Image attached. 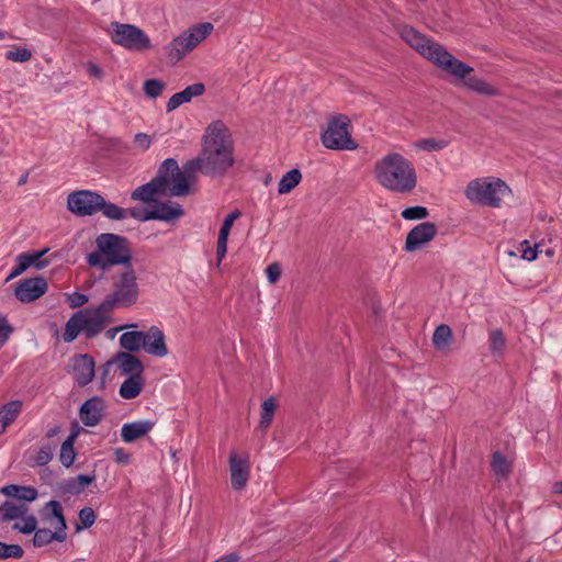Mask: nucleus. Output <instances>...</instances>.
Here are the masks:
<instances>
[{
  "mask_svg": "<svg viewBox=\"0 0 562 562\" xmlns=\"http://www.w3.org/2000/svg\"><path fill=\"white\" fill-rule=\"evenodd\" d=\"M166 85L160 79L151 78L144 81L143 90L149 99H157L164 91Z\"/></svg>",
  "mask_w": 562,
  "mask_h": 562,
  "instance_id": "obj_38",
  "label": "nucleus"
},
{
  "mask_svg": "<svg viewBox=\"0 0 562 562\" xmlns=\"http://www.w3.org/2000/svg\"><path fill=\"white\" fill-rule=\"evenodd\" d=\"M240 560V555L236 552L222 555L221 558L216 559L213 562H238Z\"/></svg>",
  "mask_w": 562,
  "mask_h": 562,
  "instance_id": "obj_62",
  "label": "nucleus"
},
{
  "mask_svg": "<svg viewBox=\"0 0 562 562\" xmlns=\"http://www.w3.org/2000/svg\"><path fill=\"white\" fill-rule=\"evenodd\" d=\"M448 140L438 138H422L415 143V147L426 151H438L448 146Z\"/></svg>",
  "mask_w": 562,
  "mask_h": 562,
  "instance_id": "obj_41",
  "label": "nucleus"
},
{
  "mask_svg": "<svg viewBox=\"0 0 562 562\" xmlns=\"http://www.w3.org/2000/svg\"><path fill=\"white\" fill-rule=\"evenodd\" d=\"M429 212L427 207L422 205L409 206L402 211V217L407 221L424 220L427 218Z\"/></svg>",
  "mask_w": 562,
  "mask_h": 562,
  "instance_id": "obj_44",
  "label": "nucleus"
},
{
  "mask_svg": "<svg viewBox=\"0 0 562 562\" xmlns=\"http://www.w3.org/2000/svg\"><path fill=\"white\" fill-rule=\"evenodd\" d=\"M302 180V173L300 169L293 168L285 172L279 181L278 192L279 194L290 193Z\"/></svg>",
  "mask_w": 562,
  "mask_h": 562,
  "instance_id": "obj_30",
  "label": "nucleus"
},
{
  "mask_svg": "<svg viewBox=\"0 0 562 562\" xmlns=\"http://www.w3.org/2000/svg\"><path fill=\"white\" fill-rule=\"evenodd\" d=\"M205 91V86L202 82H196L193 85L188 86L182 91L175 93L171 95V98L168 100L166 105L167 113H170L178 109L180 105L188 103L192 100L194 97L202 95Z\"/></svg>",
  "mask_w": 562,
  "mask_h": 562,
  "instance_id": "obj_23",
  "label": "nucleus"
},
{
  "mask_svg": "<svg viewBox=\"0 0 562 562\" xmlns=\"http://www.w3.org/2000/svg\"><path fill=\"white\" fill-rule=\"evenodd\" d=\"M277 406L278 404L273 396L263 401V403L261 404L260 420L258 426L260 430L266 431V429L270 426Z\"/></svg>",
  "mask_w": 562,
  "mask_h": 562,
  "instance_id": "obj_31",
  "label": "nucleus"
},
{
  "mask_svg": "<svg viewBox=\"0 0 562 562\" xmlns=\"http://www.w3.org/2000/svg\"><path fill=\"white\" fill-rule=\"evenodd\" d=\"M105 409V401L101 396H92L81 404L80 420L85 426L94 427L102 420Z\"/></svg>",
  "mask_w": 562,
  "mask_h": 562,
  "instance_id": "obj_18",
  "label": "nucleus"
},
{
  "mask_svg": "<svg viewBox=\"0 0 562 562\" xmlns=\"http://www.w3.org/2000/svg\"><path fill=\"white\" fill-rule=\"evenodd\" d=\"M158 196H165L164 192L155 184L153 180L137 187L131 193V199L134 201H142L149 207L158 199Z\"/></svg>",
  "mask_w": 562,
  "mask_h": 562,
  "instance_id": "obj_26",
  "label": "nucleus"
},
{
  "mask_svg": "<svg viewBox=\"0 0 562 562\" xmlns=\"http://www.w3.org/2000/svg\"><path fill=\"white\" fill-rule=\"evenodd\" d=\"M82 312H75L65 325L63 339L65 342H72L78 335L82 331V326L79 321V316H82Z\"/></svg>",
  "mask_w": 562,
  "mask_h": 562,
  "instance_id": "obj_33",
  "label": "nucleus"
},
{
  "mask_svg": "<svg viewBox=\"0 0 562 562\" xmlns=\"http://www.w3.org/2000/svg\"><path fill=\"white\" fill-rule=\"evenodd\" d=\"M81 430H82V428L79 426L78 422L72 420L71 427H70V434L66 437V439L63 441V443L74 446L75 441L78 438Z\"/></svg>",
  "mask_w": 562,
  "mask_h": 562,
  "instance_id": "obj_56",
  "label": "nucleus"
},
{
  "mask_svg": "<svg viewBox=\"0 0 562 562\" xmlns=\"http://www.w3.org/2000/svg\"><path fill=\"white\" fill-rule=\"evenodd\" d=\"M437 226L432 222H423L413 227L405 238L404 249L413 252L431 241L437 234Z\"/></svg>",
  "mask_w": 562,
  "mask_h": 562,
  "instance_id": "obj_16",
  "label": "nucleus"
},
{
  "mask_svg": "<svg viewBox=\"0 0 562 562\" xmlns=\"http://www.w3.org/2000/svg\"><path fill=\"white\" fill-rule=\"evenodd\" d=\"M212 30V23L202 22L193 25L181 35L175 37L169 45L166 46L170 64L172 66L178 64L188 53L193 50L204 38H206Z\"/></svg>",
  "mask_w": 562,
  "mask_h": 562,
  "instance_id": "obj_8",
  "label": "nucleus"
},
{
  "mask_svg": "<svg viewBox=\"0 0 562 562\" xmlns=\"http://www.w3.org/2000/svg\"><path fill=\"white\" fill-rule=\"evenodd\" d=\"M32 53L27 48H18L15 50H8L7 58L13 61L25 63L30 60Z\"/></svg>",
  "mask_w": 562,
  "mask_h": 562,
  "instance_id": "obj_51",
  "label": "nucleus"
},
{
  "mask_svg": "<svg viewBox=\"0 0 562 562\" xmlns=\"http://www.w3.org/2000/svg\"><path fill=\"white\" fill-rule=\"evenodd\" d=\"M114 361L119 364L122 374L130 376H143L144 364L134 355L126 351H119L114 355Z\"/></svg>",
  "mask_w": 562,
  "mask_h": 562,
  "instance_id": "obj_24",
  "label": "nucleus"
},
{
  "mask_svg": "<svg viewBox=\"0 0 562 562\" xmlns=\"http://www.w3.org/2000/svg\"><path fill=\"white\" fill-rule=\"evenodd\" d=\"M506 339L502 329H495L490 335V348L492 352H499L505 348Z\"/></svg>",
  "mask_w": 562,
  "mask_h": 562,
  "instance_id": "obj_48",
  "label": "nucleus"
},
{
  "mask_svg": "<svg viewBox=\"0 0 562 562\" xmlns=\"http://www.w3.org/2000/svg\"><path fill=\"white\" fill-rule=\"evenodd\" d=\"M134 140L135 143H138L144 148V150H147L151 144V139L146 133H137L134 136Z\"/></svg>",
  "mask_w": 562,
  "mask_h": 562,
  "instance_id": "obj_60",
  "label": "nucleus"
},
{
  "mask_svg": "<svg viewBox=\"0 0 562 562\" xmlns=\"http://www.w3.org/2000/svg\"><path fill=\"white\" fill-rule=\"evenodd\" d=\"M282 273L281 266L278 262H272L266 268L267 279L270 283L278 282Z\"/></svg>",
  "mask_w": 562,
  "mask_h": 562,
  "instance_id": "obj_55",
  "label": "nucleus"
},
{
  "mask_svg": "<svg viewBox=\"0 0 562 562\" xmlns=\"http://www.w3.org/2000/svg\"><path fill=\"white\" fill-rule=\"evenodd\" d=\"M48 251V248L35 251H25L22 252L23 260L25 261L27 268L35 267L36 269H44L49 265L48 259H42V257Z\"/></svg>",
  "mask_w": 562,
  "mask_h": 562,
  "instance_id": "obj_35",
  "label": "nucleus"
},
{
  "mask_svg": "<svg viewBox=\"0 0 562 562\" xmlns=\"http://www.w3.org/2000/svg\"><path fill=\"white\" fill-rule=\"evenodd\" d=\"M80 524H76V531L90 528L97 519V515L91 507H83L78 513Z\"/></svg>",
  "mask_w": 562,
  "mask_h": 562,
  "instance_id": "obj_39",
  "label": "nucleus"
},
{
  "mask_svg": "<svg viewBox=\"0 0 562 562\" xmlns=\"http://www.w3.org/2000/svg\"><path fill=\"white\" fill-rule=\"evenodd\" d=\"M151 221L175 223L184 215V209L178 202L157 199L150 206Z\"/></svg>",
  "mask_w": 562,
  "mask_h": 562,
  "instance_id": "obj_17",
  "label": "nucleus"
},
{
  "mask_svg": "<svg viewBox=\"0 0 562 562\" xmlns=\"http://www.w3.org/2000/svg\"><path fill=\"white\" fill-rule=\"evenodd\" d=\"M87 70H88L90 76L97 77L99 79L102 78V76H103L102 68L99 67L97 64H94L92 61H89L87 64Z\"/></svg>",
  "mask_w": 562,
  "mask_h": 562,
  "instance_id": "obj_61",
  "label": "nucleus"
},
{
  "mask_svg": "<svg viewBox=\"0 0 562 562\" xmlns=\"http://www.w3.org/2000/svg\"><path fill=\"white\" fill-rule=\"evenodd\" d=\"M23 520H24L23 525L14 524L12 528L23 535H31L38 529L37 528V519L34 515H29V516L24 515Z\"/></svg>",
  "mask_w": 562,
  "mask_h": 562,
  "instance_id": "obj_45",
  "label": "nucleus"
},
{
  "mask_svg": "<svg viewBox=\"0 0 562 562\" xmlns=\"http://www.w3.org/2000/svg\"><path fill=\"white\" fill-rule=\"evenodd\" d=\"M147 335L145 331L131 330L123 333L120 337V346L125 349L128 353L137 352L140 348H144V342Z\"/></svg>",
  "mask_w": 562,
  "mask_h": 562,
  "instance_id": "obj_27",
  "label": "nucleus"
},
{
  "mask_svg": "<svg viewBox=\"0 0 562 562\" xmlns=\"http://www.w3.org/2000/svg\"><path fill=\"white\" fill-rule=\"evenodd\" d=\"M77 452L74 446L61 443L59 461L65 468H70L76 459Z\"/></svg>",
  "mask_w": 562,
  "mask_h": 562,
  "instance_id": "obj_46",
  "label": "nucleus"
},
{
  "mask_svg": "<svg viewBox=\"0 0 562 562\" xmlns=\"http://www.w3.org/2000/svg\"><path fill=\"white\" fill-rule=\"evenodd\" d=\"M147 335L144 342V350L153 355L155 357H165L168 353V348L165 341L164 331L157 326H151L148 331H145Z\"/></svg>",
  "mask_w": 562,
  "mask_h": 562,
  "instance_id": "obj_21",
  "label": "nucleus"
},
{
  "mask_svg": "<svg viewBox=\"0 0 562 562\" xmlns=\"http://www.w3.org/2000/svg\"><path fill=\"white\" fill-rule=\"evenodd\" d=\"M201 171L204 175V165L202 159L195 157L186 161L182 169L179 168V173L176 179L175 186H171L169 190V196H187L193 193L194 186L198 182L196 172Z\"/></svg>",
  "mask_w": 562,
  "mask_h": 562,
  "instance_id": "obj_11",
  "label": "nucleus"
},
{
  "mask_svg": "<svg viewBox=\"0 0 562 562\" xmlns=\"http://www.w3.org/2000/svg\"><path fill=\"white\" fill-rule=\"evenodd\" d=\"M144 376H130L120 386L119 394L124 400L136 398L143 391Z\"/></svg>",
  "mask_w": 562,
  "mask_h": 562,
  "instance_id": "obj_28",
  "label": "nucleus"
},
{
  "mask_svg": "<svg viewBox=\"0 0 562 562\" xmlns=\"http://www.w3.org/2000/svg\"><path fill=\"white\" fill-rule=\"evenodd\" d=\"M55 493L59 497H66L68 495H79L81 491L78 488L72 477H70L60 482L55 488Z\"/></svg>",
  "mask_w": 562,
  "mask_h": 562,
  "instance_id": "obj_42",
  "label": "nucleus"
},
{
  "mask_svg": "<svg viewBox=\"0 0 562 562\" xmlns=\"http://www.w3.org/2000/svg\"><path fill=\"white\" fill-rule=\"evenodd\" d=\"M47 289L48 283L43 276L31 277L15 283L14 296L21 303H32L42 297Z\"/></svg>",
  "mask_w": 562,
  "mask_h": 562,
  "instance_id": "obj_14",
  "label": "nucleus"
},
{
  "mask_svg": "<svg viewBox=\"0 0 562 562\" xmlns=\"http://www.w3.org/2000/svg\"><path fill=\"white\" fill-rule=\"evenodd\" d=\"M90 268L106 271L112 267H128L133 261V254L127 237L114 233H102L95 238V250L86 257Z\"/></svg>",
  "mask_w": 562,
  "mask_h": 562,
  "instance_id": "obj_4",
  "label": "nucleus"
},
{
  "mask_svg": "<svg viewBox=\"0 0 562 562\" xmlns=\"http://www.w3.org/2000/svg\"><path fill=\"white\" fill-rule=\"evenodd\" d=\"M55 445L47 443L40 448L37 454L32 461H29L30 467H46L54 457Z\"/></svg>",
  "mask_w": 562,
  "mask_h": 562,
  "instance_id": "obj_36",
  "label": "nucleus"
},
{
  "mask_svg": "<svg viewBox=\"0 0 562 562\" xmlns=\"http://www.w3.org/2000/svg\"><path fill=\"white\" fill-rule=\"evenodd\" d=\"M61 431L60 426L55 425L54 427L49 428L46 432V438H53L57 436Z\"/></svg>",
  "mask_w": 562,
  "mask_h": 562,
  "instance_id": "obj_64",
  "label": "nucleus"
},
{
  "mask_svg": "<svg viewBox=\"0 0 562 562\" xmlns=\"http://www.w3.org/2000/svg\"><path fill=\"white\" fill-rule=\"evenodd\" d=\"M110 38L115 45L130 52H145L151 48L149 36L140 27L113 21L110 24Z\"/></svg>",
  "mask_w": 562,
  "mask_h": 562,
  "instance_id": "obj_9",
  "label": "nucleus"
},
{
  "mask_svg": "<svg viewBox=\"0 0 562 562\" xmlns=\"http://www.w3.org/2000/svg\"><path fill=\"white\" fill-rule=\"evenodd\" d=\"M350 120L344 114H336L328 122L327 128L322 134V143L328 149L355 150L358 144L352 139L348 127Z\"/></svg>",
  "mask_w": 562,
  "mask_h": 562,
  "instance_id": "obj_10",
  "label": "nucleus"
},
{
  "mask_svg": "<svg viewBox=\"0 0 562 562\" xmlns=\"http://www.w3.org/2000/svg\"><path fill=\"white\" fill-rule=\"evenodd\" d=\"M492 470L495 474L508 475L512 471V464L507 458L499 451H495L492 456Z\"/></svg>",
  "mask_w": 562,
  "mask_h": 562,
  "instance_id": "obj_37",
  "label": "nucleus"
},
{
  "mask_svg": "<svg viewBox=\"0 0 562 562\" xmlns=\"http://www.w3.org/2000/svg\"><path fill=\"white\" fill-rule=\"evenodd\" d=\"M374 177L380 186L395 193H408L417 186L414 165L400 153H390L378 160Z\"/></svg>",
  "mask_w": 562,
  "mask_h": 562,
  "instance_id": "obj_3",
  "label": "nucleus"
},
{
  "mask_svg": "<svg viewBox=\"0 0 562 562\" xmlns=\"http://www.w3.org/2000/svg\"><path fill=\"white\" fill-rule=\"evenodd\" d=\"M156 425L154 420L125 423L121 428V438L125 443H132L145 437Z\"/></svg>",
  "mask_w": 562,
  "mask_h": 562,
  "instance_id": "obj_22",
  "label": "nucleus"
},
{
  "mask_svg": "<svg viewBox=\"0 0 562 562\" xmlns=\"http://www.w3.org/2000/svg\"><path fill=\"white\" fill-rule=\"evenodd\" d=\"M23 402L20 400H13L0 408V425L3 426V428L9 427L20 415L22 412Z\"/></svg>",
  "mask_w": 562,
  "mask_h": 562,
  "instance_id": "obj_29",
  "label": "nucleus"
},
{
  "mask_svg": "<svg viewBox=\"0 0 562 562\" xmlns=\"http://www.w3.org/2000/svg\"><path fill=\"white\" fill-rule=\"evenodd\" d=\"M99 212L112 221H121L126 218L125 209L106 201L102 195L100 198Z\"/></svg>",
  "mask_w": 562,
  "mask_h": 562,
  "instance_id": "obj_32",
  "label": "nucleus"
},
{
  "mask_svg": "<svg viewBox=\"0 0 562 562\" xmlns=\"http://www.w3.org/2000/svg\"><path fill=\"white\" fill-rule=\"evenodd\" d=\"M71 371L74 381L79 387H83L93 381L95 375V361L89 353H77L71 357Z\"/></svg>",
  "mask_w": 562,
  "mask_h": 562,
  "instance_id": "obj_15",
  "label": "nucleus"
},
{
  "mask_svg": "<svg viewBox=\"0 0 562 562\" xmlns=\"http://www.w3.org/2000/svg\"><path fill=\"white\" fill-rule=\"evenodd\" d=\"M451 338V328L446 324H440L432 334V345L437 350H443L448 347Z\"/></svg>",
  "mask_w": 562,
  "mask_h": 562,
  "instance_id": "obj_34",
  "label": "nucleus"
},
{
  "mask_svg": "<svg viewBox=\"0 0 562 562\" xmlns=\"http://www.w3.org/2000/svg\"><path fill=\"white\" fill-rule=\"evenodd\" d=\"M95 471H92L89 474H78L77 476L72 477L81 493L85 491L86 487L91 485L95 481Z\"/></svg>",
  "mask_w": 562,
  "mask_h": 562,
  "instance_id": "obj_52",
  "label": "nucleus"
},
{
  "mask_svg": "<svg viewBox=\"0 0 562 562\" xmlns=\"http://www.w3.org/2000/svg\"><path fill=\"white\" fill-rule=\"evenodd\" d=\"M24 555V550L20 544L5 543L0 541V560L5 559H21Z\"/></svg>",
  "mask_w": 562,
  "mask_h": 562,
  "instance_id": "obj_40",
  "label": "nucleus"
},
{
  "mask_svg": "<svg viewBox=\"0 0 562 562\" xmlns=\"http://www.w3.org/2000/svg\"><path fill=\"white\" fill-rule=\"evenodd\" d=\"M115 462L121 464H127L131 460V454L127 453L123 448H116L114 450Z\"/></svg>",
  "mask_w": 562,
  "mask_h": 562,
  "instance_id": "obj_59",
  "label": "nucleus"
},
{
  "mask_svg": "<svg viewBox=\"0 0 562 562\" xmlns=\"http://www.w3.org/2000/svg\"><path fill=\"white\" fill-rule=\"evenodd\" d=\"M231 471V484L233 490H243L249 479L250 465L248 457H240L236 452H231L228 458Z\"/></svg>",
  "mask_w": 562,
  "mask_h": 562,
  "instance_id": "obj_19",
  "label": "nucleus"
},
{
  "mask_svg": "<svg viewBox=\"0 0 562 562\" xmlns=\"http://www.w3.org/2000/svg\"><path fill=\"white\" fill-rule=\"evenodd\" d=\"M27 266L25 261L23 260L22 254H20L15 259V266L12 268L11 272L8 274L5 281H10L19 276H21L23 272L27 270Z\"/></svg>",
  "mask_w": 562,
  "mask_h": 562,
  "instance_id": "obj_53",
  "label": "nucleus"
},
{
  "mask_svg": "<svg viewBox=\"0 0 562 562\" xmlns=\"http://www.w3.org/2000/svg\"><path fill=\"white\" fill-rule=\"evenodd\" d=\"M112 279L114 290L103 299L104 306H110L113 310L116 306L131 307L134 305L139 296V286L133 265L123 267V271Z\"/></svg>",
  "mask_w": 562,
  "mask_h": 562,
  "instance_id": "obj_6",
  "label": "nucleus"
},
{
  "mask_svg": "<svg viewBox=\"0 0 562 562\" xmlns=\"http://www.w3.org/2000/svg\"><path fill=\"white\" fill-rule=\"evenodd\" d=\"M114 363H116V361H114V357L112 359L108 360L105 363H103V366L101 368V380H106L110 369Z\"/></svg>",
  "mask_w": 562,
  "mask_h": 562,
  "instance_id": "obj_63",
  "label": "nucleus"
},
{
  "mask_svg": "<svg viewBox=\"0 0 562 562\" xmlns=\"http://www.w3.org/2000/svg\"><path fill=\"white\" fill-rule=\"evenodd\" d=\"M241 216V213L238 209L231 212L223 221L222 226L218 232V236L227 237L229 236L231 229L234 225V222Z\"/></svg>",
  "mask_w": 562,
  "mask_h": 562,
  "instance_id": "obj_47",
  "label": "nucleus"
},
{
  "mask_svg": "<svg viewBox=\"0 0 562 562\" xmlns=\"http://www.w3.org/2000/svg\"><path fill=\"white\" fill-rule=\"evenodd\" d=\"M201 146L198 157L202 159L205 176H224L234 166V140L229 128L222 120L207 125Z\"/></svg>",
  "mask_w": 562,
  "mask_h": 562,
  "instance_id": "obj_2",
  "label": "nucleus"
},
{
  "mask_svg": "<svg viewBox=\"0 0 562 562\" xmlns=\"http://www.w3.org/2000/svg\"><path fill=\"white\" fill-rule=\"evenodd\" d=\"M178 173L177 159L167 158L159 165L157 173L151 180L164 192L165 196H169V190L171 186H175Z\"/></svg>",
  "mask_w": 562,
  "mask_h": 562,
  "instance_id": "obj_20",
  "label": "nucleus"
},
{
  "mask_svg": "<svg viewBox=\"0 0 562 562\" xmlns=\"http://www.w3.org/2000/svg\"><path fill=\"white\" fill-rule=\"evenodd\" d=\"M13 331L14 328L9 323L7 316L0 313V348L9 340Z\"/></svg>",
  "mask_w": 562,
  "mask_h": 562,
  "instance_id": "obj_50",
  "label": "nucleus"
},
{
  "mask_svg": "<svg viewBox=\"0 0 562 562\" xmlns=\"http://www.w3.org/2000/svg\"><path fill=\"white\" fill-rule=\"evenodd\" d=\"M105 302H102L94 308L85 307L78 312H82V316H79V321L82 326V331L87 338H93L99 335L105 327L108 322L106 313L111 312L110 306H104Z\"/></svg>",
  "mask_w": 562,
  "mask_h": 562,
  "instance_id": "obj_12",
  "label": "nucleus"
},
{
  "mask_svg": "<svg viewBox=\"0 0 562 562\" xmlns=\"http://www.w3.org/2000/svg\"><path fill=\"white\" fill-rule=\"evenodd\" d=\"M227 241H228L227 237H223V236L217 237V247H216L217 266L221 265V261L226 256Z\"/></svg>",
  "mask_w": 562,
  "mask_h": 562,
  "instance_id": "obj_57",
  "label": "nucleus"
},
{
  "mask_svg": "<svg viewBox=\"0 0 562 562\" xmlns=\"http://www.w3.org/2000/svg\"><path fill=\"white\" fill-rule=\"evenodd\" d=\"M101 194L90 190L75 191L68 194L67 207L77 216H91L99 212Z\"/></svg>",
  "mask_w": 562,
  "mask_h": 562,
  "instance_id": "obj_13",
  "label": "nucleus"
},
{
  "mask_svg": "<svg viewBox=\"0 0 562 562\" xmlns=\"http://www.w3.org/2000/svg\"><path fill=\"white\" fill-rule=\"evenodd\" d=\"M0 492L7 496L25 503H32L38 497V491L29 485L8 484Z\"/></svg>",
  "mask_w": 562,
  "mask_h": 562,
  "instance_id": "obj_25",
  "label": "nucleus"
},
{
  "mask_svg": "<svg viewBox=\"0 0 562 562\" xmlns=\"http://www.w3.org/2000/svg\"><path fill=\"white\" fill-rule=\"evenodd\" d=\"M526 245L527 247L522 250L521 258L528 261H532L538 256V247L539 245H535L533 248H531L528 244V240H524L521 243V246Z\"/></svg>",
  "mask_w": 562,
  "mask_h": 562,
  "instance_id": "obj_58",
  "label": "nucleus"
},
{
  "mask_svg": "<svg viewBox=\"0 0 562 562\" xmlns=\"http://www.w3.org/2000/svg\"><path fill=\"white\" fill-rule=\"evenodd\" d=\"M27 510L29 508L26 505L13 503L11 507L8 508V512L1 515L0 520L8 522L18 518H23Z\"/></svg>",
  "mask_w": 562,
  "mask_h": 562,
  "instance_id": "obj_43",
  "label": "nucleus"
},
{
  "mask_svg": "<svg viewBox=\"0 0 562 562\" xmlns=\"http://www.w3.org/2000/svg\"><path fill=\"white\" fill-rule=\"evenodd\" d=\"M401 36L412 48L430 60L438 68L453 76L469 90L486 97L499 95V90L486 80L471 76L474 69L464 61L456 58L445 46L432 42L413 26H404Z\"/></svg>",
  "mask_w": 562,
  "mask_h": 562,
  "instance_id": "obj_1",
  "label": "nucleus"
},
{
  "mask_svg": "<svg viewBox=\"0 0 562 562\" xmlns=\"http://www.w3.org/2000/svg\"><path fill=\"white\" fill-rule=\"evenodd\" d=\"M464 193L474 204L497 209L502 198L512 194V189L499 178H485L470 181Z\"/></svg>",
  "mask_w": 562,
  "mask_h": 562,
  "instance_id": "obj_5",
  "label": "nucleus"
},
{
  "mask_svg": "<svg viewBox=\"0 0 562 562\" xmlns=\"http://www.w3.org/2000/svg\"><path fill=\"white\" fill-rule=\"evenodd\" d=\"M126 217L131 216L139 222H148L151 221L150 214V207L145 209L140 205H136L133 207L125 209Z\"/></svg>",
  "mask_w": 562,
  "mask_h": 562,
  "instance_id": "obj_49",
  "label": "nucleus"
},
{
  "mask_svg": "<svg viewBox=\"0 0 562 562\" xmlns=\"http://www.w3.org/2000/svg\"><path fill=\"white\" fill-rule=\"evenodd\" d=\"M89 301V296L87 294L80 292H74L68 295L67 303L71 308L81 307Z\"/></svg>",
  "mask_w": 562,
  "mask_h": 562,
  "instance_id": "obj_54",
  "label": "nucleus"
},
{
  "mask_svg": "<svg viewBox=\"0 0 562 562\" xmlns=\"http://www.w3.org/2000/svg\"><path fill=\"white\" fill-rule=\"evenodd\" d=\"M41 516L45 520H56L55 531H52L47 528H38L34 532V537L32 539L33 546L36 548H42L54 541H66L68 526L60 502L56 499L47 502L41 510Z\"/></svg>",
  "mask_w": 562,
  "mask_h": 562,
  "instance_id": "obj_7",
  "label": "nucleus"
}]
</instances>
